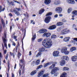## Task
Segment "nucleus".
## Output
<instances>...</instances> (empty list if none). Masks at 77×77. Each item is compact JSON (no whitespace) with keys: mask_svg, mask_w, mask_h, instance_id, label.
<instances>
[{"mask_svg":"<svg viewBox=\"0 0 77 77\" xmlns=\"http://www.w3.org/2000/svg\"><path fill=\"white\" fill-rule=\"evenodd\" d=\"M50 38H46L44 40L42 43V45L46 48H49L52 45V42L50 41Z\"/></svg>","mask_w":77,"mask_h":77,"instance_id":"f257e3e1","label":"nucleus"},{"mask_svg":"<svg viewBox=\"0 0 77 77\" xmlns=\"http://www.w3.org/2000/svg\"><path fill=\"white\" fill-rule=\"evenodd\" d=\"M21 10V9L20 8H15L11 11V12H14L15 14L17 15V16H19L20 15V13L19 12V11H20Z\"/></svg>","mask_w":77,"mask_h":77,"instance_id":"f03ea898","label":"nucleus"},{"mask_svg":"<svg viewBox=\"0 0 77 77\" xmlns=\"http://www.w3.org/2000/svg\"><path fill=\"white\" fill-rule=\"evenodd\" d=\"M55 11L56 12H57L58 14H60L62 11V8L60 7L57 8H56Z\"/></svg>","mask_w":77,"mask_h":77,"instance_id":"7ed1b4c3","label":"nucleus"},{"mask_svg":"<svg viewBox=\"0 0 77 77\" xmlns=\"http://www.w3.org/2000/svg\"><path fill=\"white\" fill-rule=\"evenodd\" d=\"M70 32L69 30H67V29H63L61 33V34L62 35H64L65 34H66L68 33H69Z\"/></svg>","mask_w":77,"mask_h":77,"instance_id":"20e7f679","label":"nucleus"},{"mask_svg":"<svg viewBox=\"0 0 77 77\" xmlns=\"http://www.w3.org/2000/svg\"><path fill=\"white\" fill-rule=\"evenodd\" d=\"M59 68L58 67H55L53 69L51 70V74H54L57 71V70H59Z\"/></svg>","mask_w":77,"mask_h":77,"instance_id":"39448f33","label":"nucleus"},{"mask_svg":"<svg viewBox=\"0 0 77 77\" xmlns=\"http://www.w3.org/2000/svg\"><path fill=\"white\" fill-rule=\"evenodd\" d=\"M50 19H51V17L50 16L46 17L45 20V23H49L50 21Z\"/></svg>","mask_w":77,"mask_h":77,"instance_id":"423d86ee","label":"nucleus"},{"mask_svg":"<svg viewBox=\"0 0 77 77\" xmlns=\"http://www.w3.org/2000/svg\"><path fill=\"white\" fill-rule=\"evenodd\" d=\"M59 54V52L58 51H54L53 53V56L54 57L58 56Z\"/></svg>","mask_w":77,"mask_h":77,"instance_id":"0eeeda50","label":"nucleus"},{"mask_svg":"<svg viewBox=\"0 0 77 77\" xmlns=\"http://www.w3.org/2000/svg\"><path fill=\"white\" fill-rule=\"evenodd\" d=\"M75 1L77 2V0H75ZM67 2L69 4H75V0H67Z\"/></svg>","mask_w":77,"mask_h":77,"instance_id":"6e6552de","label":"nucleus"},{"mask_svg":"<svg viewBox=\"0 0 77 77\" xmlns=\"http://www.w3.org/2000/svg\"><path fill=\"white\" fill-rule=\"evenodd\" d=\"M51 35V33H50L45 32L43 35L42 37H44V36H46V37H49V36H50Z\"/></svg>","mask_w":77,"mask_h":77,"instance_id":"1a4fd4ad","label":"nucleus"},{"mask_svg":"<svg viewBox=\"0 0 77 77\" xmlns=\"http://www.w3.org/2000/svg\"><path fill=\"white\" fill-rule=\"evenodd\" d=\"M71 60L72 62H76L77 60V57L76 56H74L71 57Z\"/></svg>","mask_w":77,"mask_h":77,"instance_id":"9d476101","label":"nucleus"},{"mask_svg":"<svg viewBox=\"0 0 77 77\" xmlns=\"http://www.w3.org/2000/svg\"><path fill=\"white\" fill-rule=\"evenodd\" d=\"M3 40L5 47H6V48H7V44H6V40L5 37H3Z\"/></svg>","mask_w":77,"mask_h":77,"instance_id":"9b49d317","label":"nucleus"},{"mask_svg":"<svg viewBox=\"0 0 77 77\" xmlns=\"http://www.w3.org/2000/svg\"><path fill=\"white\" fill-rule=\"evenodd\" d=\"M56 28V26L55 25H53L50 26L48 29L49 30H54Z\"/></svg>","mask_w":77,"mask_h":77,"instance_id":"f8f14e48","label":"nucleus"},{"mask_svg":"<svg viewBox=\"0 0 77 77\" xmlns=\"http://www.w3.org/2000/svg\"><path fill=\"white\" fill-rule=\"evenodd\" d=\"M40 52H43L44 51H47V50H45V48L44 47H42L39 49L38 50Z\"/></svg>","mask_w":77,"mask_h":77,"instance_id":"ddd939ff","label":"nucleus"},{"mask_svg":"<svg viewBox=\"0 0 77 77\" xmlns=\"http://www.w3.org/2000/svg\"><path fill=\"white\" fill-rule=\"evenodd\" d=\"M51 3V0H45L44 3L45 5H48Z\"/></svg>","mask_w":77,"mask_h":77,"instance_id":"4468645a","label":"nucleus"},{"mask_svg":"<svg viewBox=\"0 0 77 77\" xmlns=\"http://www.w3.org/2000/svg\"><path fill=\"white\" fill-rule=\"evenodd\" d=\"M72 14H73L72 16V18L74 17V15H77V11L76 10L72 12Z\"/></svg>","mask_w":77,"mask_h":77,"instance_id":"2eb2a0df","label":"nucleus"},{"mask_svg":"<svg viewBox=\"0 0 77 77\" xmlns=\"http://www.w3.org/2000/svg\"><path fill=\"white\" fill-rule=\"evenodd\" d=\"M47 30L45 29H42L41 30H40L38 32L40 33H44V32H46Z\"/></svg>","mask_w":77,"mask_h":77,"instance_id":"dca6fc26","label":"nucleus"},{"mask_svg":"<svg viewBox=\"0 0 77 77\" xmlns=\"http://www.w3.org/2000/svg\"><path fill=\"white\" fill-rule=\"evenodd\" d=\"M44 70H42L40 71V72H39L38 73V75H37L38 77H41L44 74Z\"/></svg>","mask_w":77,"mask_h":77,"instance_id":"f3484780","label":"nucleus"},{"mask_svg":"<svg viewBox=\"0 0 77 77\" xmlns=\"http://www.w3.org/2000/svg\"><path fill=\"white\" fill-rule=\"evenodd\" d=\"M60 65L63 66L65 64V60H61L60 62Z\"/></svg>","mask_w":77,"mask_h":77,"instance_id":"a211bd4d","label":"nucleus"},{"mask_svg":"<svg viewBox=\"0 0 77 77\" xmlns=\"http://www.w3.org/2000/svg\"><path fill=\"white\" fill-rule=\"evenodd\" d=\"M67 50V48L66 47H64L61 50V52L62 53H64Z\"/></svg>","mask_w":77,"mask_h":77,"instance_id":"6ab92c4d","label":"nucleus"},{"mask_svg":"<svg viewBox=\"0 0 77 77\" xmlns=\"http://www.w3.org/2000/svg\"><path fill=\"white\" fill-rule=\"evenodd\" d=\"M62 59H65L66 60H69V57L67 56H65L62 57Z\"/></svg>","mask_w":77,"mask_h":77,"instance_id":"aec40b11","label":"nucleus"},{"mask_svg":"<svg viewBox=\"0 0 77 77\" xmlns=\"http://www.w3.org/2000/svg\"><path fill=\"white\" fill-rule=\"evenodd\" d=\"M70 39V38L69 37H65L63 40V41L64 42H68V41H69V39Z\"/></svg>","mask_w":77,"mask_h":77,"instance_id":"412c9836","label":"nucleus"},{"mask_svg":"<svg viewBox=\"0 0 77 77\" xmlns=\"http://www.w3.org/2000/svg\"><path fill=\"white\" fill-rule=\"evenodd\" d=\"M1 20L2 24L3 27H5V23L4 20H3L2 18L1 19Z\"/></svg>","mask_w":77,"mask_h":77,"instance_id":"4be33fe9","label":"nucleus"},{"mask_svg":"<svg viewBox=\"0 0 77 77\" xmlns=\"http://www.w3.org/2000/svg\"><path fill=\"white\" fill-rule=\"evenodd\" d=\"M52 63V62H48L45 64L44 65V67L45 68V67H46V66H47L48 65H51Z\"/></svg>","mask_w":77,"mask_h":77,"instance_id":"5701e85b","label":"nucleus"},{"mask_svg":"<svg viewBox=\"0 0 77 77\" xmlns=\"http://www.w3.org/2000/svg\"><path fill=\"white\" fill-rule=\"evenodd\" d=\"M45 11V10L44 9H42L40 10L39 11V14H42Z\"/></svg>","mask_w":77,"mask_h":77,"instance_id":"b1692460","label":"nucleus"},{"mask_svg":"<svg viewBox=\"0 0 77 77\" xmlns=\"http://www.w3.org/2000/svg\"><path fill=\"white\" fill-rule=\"evenodd\" d=\"M45 11V10L44 9H42L40 10L39 11V14H42Z\"/></svg>","mask_w":77,"mask_h":77,"instance_id":"393cba45","label":"nucleus"},{"mask_svg":"<svg viewBox=\"0 0 77 77\" xmlns=\"http://www.w3.org/2000/svg\"><path fill=\"white\" fill-rule=\"evenodd\" d=\"M75 50H76V48L75 47H73L71 48L70 50V51L72 52V51H75Z\"/></svg>","mask_w":77,"mask_h":77,"instance_id":"a878e982","label":"nucleus"},{"mask_svg":"<svg viewBox=\"0 0 77 77\" xmlns=\"http://www.w3.org/2000/svg\"><path fill=\"white\" fill-rule=\"evenodd\" d=\"M60 4V1H55L54 2V4L55 5H57L59 4Z\"/></svg>","mask_w":77,"mask_h":77,"instance_id":"bb28decb","label":"nucleus"},{"mask_svg":"<svg viewBox=\"0 0 77 77\" xmlns=\"http://www.w3.org/2000/svg\"><path fill=\"white\" fill-rule=\"evenodd\" d=\"M66 73L65 72H63L62 73L60 76V77H66Z\"/></svg>","mask_w":77,"mask_h":77,"instance_id":"cd10ccee","label":"nucleus"},{"mask_svg":"<svg viewBox=\"0 0 77 77\" xmlns=\"http://www.w3.org/2000/svg\"><path fill=\"white\" fill-rule=\"evenodd\" d=\"M35 39H36V33H35L34 35H32V41H34Z\"/></svg>","mask_w":77,"mask_h":77,"instance_id":"c85d7f7f","label":"nucleus"},{"mask_svg":"<svg viewBox=\"0 0 77 77\" xmlns=\"http://www.w3.org/2000/svg\"><path fill=\"white\" fill-rule=\"evenodd\" d=\"M8 72H9V69H10V63H9V60L8 61Z\"/></svg>","mask_w":77,"mask_h":77,"instance_id":"c756f323","label":"nucleus"},{"mask_svg":"<svg viewBox=\"0 0 77 77\" xmlns=\"http://www.w3.org/2000/svg\"><path fill=\"white\" fill-rule=\"evenodd\" d=\"M63 23L62 22H58L57 23V26H62V25H63Z\"/></svg>","mask_w":77,"mask_h":77,"instance_id":"7c9ffc66","label":"nucleus"},{"mask_svg":"<svg viewBox=\"0 0 77 77\" xmlns=\"http://www.w3.org/2000/svg\"><path fill=\"white\" fill-rule=\"evenodd\" d=\"M36 73V71L34 70L31 73V75H33L34 74H35V73Z\"/></svg>","mask_w":77,"mask_h":77,"instance_id":"2f4dec72","label":"nucleus"},{"mask_svg":"<svg viewBox=\"0 0 77 77\" xmlns=\"http://www.w3.org/2000/svg\"><path fill=\"white\" fill-rule=\"evenodd\" d=\"M55 66V65L53 64L49 67V69H53V68H54V67Z\"/></svg>","mask_w":77,"mask_h":77,"instance_id":"473e14b6","label":"nucleus"},{"mask_svg":"<svg viewBox=\"0 0 77 77\" xmlns=\"http://www.w3.org/2000/svg\"><path fill=\"white\" fill-rule=\"evenodd\" d=\"M72 11V8H69L68 9V12L69 14L70 12Z\"/></svg>","mask_w":77,"mask_h":77,"instance_id":"72a5a7b5","label":"nucleus"},{"mask_svg":"<svg viewBox=\"0 0 77 77\" xmlns=\"http://www.w3.org/2000/svg\"><path fill=\"white\" fill-rule=\"evenodd\" d=\"M23 14L25 17L26 18H28V17H29V14H28V13H27V12H26V14L24 13Z\"/></svg>","mask_w":77,"mask_h":77,"instance_id":"f704fd0d","label":"nucleus"},{"mask_svg":"<svg viewBox=\"0 0 77 77\" xmlns=\"http://www.w3.org/2000/svg\"><path fill=\"white\" fill-rule=\"evenodd\" d=\"M41 56V53L39 52L38 53L37 55H36V57H38V56Z\"/></svg>","mask_w":77,"mask_h":77,"instance_id":"c9c22d12","label":"nucleus"},{"mask_svg":"<svg viewBox=\"0 0 77 77\" xmlns=\"http://www.w3.org/2000/svg\"><path fill=\"white\" fill-rule=\"evenodd\" d=\"M64 54L66 55H68V54H69V52L68 51H66L64 53Z\"/></svg>","mask_w":77,"mask_h":77,"instance_id":"e433bc0d","label":"nucleus"},{"mask_svg":"<svg viewBox=\"0 0 77 77\" xmlns=\"http://www.w3.org/2000/svg\"><path fill=\"white\" fill-rule=\"evenodd\" d=\"M63 70H69V68H68V67H64L63 68Z\"/></svg>","mask_w":77,"mask_h":77,"instance_id":"4c0bfd02","label":"nucleus"},{"mask_svg":"<svg viewBox=\"0 0 77 77\" xmlns=\"http://www.w3.org/2000/svg\"><path fill=\"white\" fill-rule=\"evenodd\" d=\"M2 57V53H0V65L2 64V62H1V59Z\"/></svg>","mask_w":77,"mask_h":77,"instance_id":"58836bf2","label":"nucleus"},{"mask_svg":"<svg viewBox=\"0 0 77 77\" xmlns=\"http://www.w3.org/2000/svg\"><path fill=\"white\" fill-rule=\"evenodd\" d=\"M48 74L46 73L43 75V77H47L48 76Z\"/></svg>","mask_w":77,"mask_h":77,"instance_id":"ea45409f","label":"nucleus"},{"mask_svg":"<svg viewBox=\"0 0 77 77\" xmlns=\"http://www.w3.org/2000/svg\"><path fill=\"white\" fill-rule=\"evenodd\" d=\"M43 66L42 65H40V66H38V67L37 68V69H39L40 68H42Z\"/></svg>","mask_w":77,"mask_h":77,"instance_id":"a19ab883","label":"nucleus"},{"mask_svg":"<svg viewBox=\"0 0 77 77\" xmlns=\"http://www.w3.org/2000/svg\"><path fill=\"white\" fill-rule=\"evenodd\" d=\"M42 40H43V39L42 38H41L38 39L37 40V41L38 42H41V41H42Z\"/></svg>","mask_w":77,"mask_h":77,"instance_id":"79ce46f5","label":"nucleus"},{"mask_svg":"<svg viewBox=\"0 0 77 77\" xmlns=\"http://www.w3.org/2000/svg\"><path fill=\"white\" fill-rule=\"evenodd\" d=\"M21 63H24V62H25V61H24V60L23 59H22L20 60Z\"/></svg>","mask_w":77,"mask_h":77,"instance_id":"37998d69","label":"nucleus"},{"mask_svg":"<svg viewBox=\"0 0 77 77\" xmlns=\"http://www.w3.org/2000/svg\"><path fill=\"white\" fill-rule=\"evenodd\" d=\"M30 23L31 24L32 23V24H35V23L34 21H33V20H31Z\"/></svg>","mask_w":77,"mask_h":77,"instance_id":"c03bdc74","label":"nucleus"},{"mask_svg":"<svg viewBox=\"0 0 77 77\" xmlns=\"http://www.w3.org/2000/svg\"><path fill=\"white\" fill-rule=\"evenodd\" d=\"M51 38H56V35H52L51 37Z\"/></svg>","mask_w":77,"mask_h":77,"instance_id":"a18cd8bd","label":"nucleus"},{"mask_svg":"<svg viewBox=\"0 0 77 77\" xmlns=\"http://www.w3.org/2000/svg\"><path fill=\"white\" fill-rule=\"evenodd\" d=\"M52 15V13L49 12L47 14L46 16H50V15Z\"/></svg>","mask_w":77,"mask_h":77,"instance_id":"49530a36","label":"nucleus"},{"mask_svg":"<svg viewBox=\"0 0 77 77\" xmlns=\"http://www.w3.org/2000/svg\"><path fill=\"white\" fill-rule=\"evenodd\" d=\"M9 56V54H7L6 57H5V59H6V60H8V56Z\"/></svg>","mask_w":77,"mask_h":77,"instance_id":"de8ad7c7","label":"nucleus"},{"mask_svg":"<svg viewBox=\"0 0 77 77\" xmlns=\"http://www.w3.org/2000/svg\"><path fill=\"white\" fill-rule=\"evenodd\" d=\"M2 11V6H0V12Z\"/></svg>","mask_w":77,"mask_h":77,"instance_id":"09e8293b","label":"nucleus"},{"mask_svg":"<svg viewBox=\"0 0 77 77\" xmlns=\"http://www.w3.org/2000/svg\"><path fill=\"white\" fill-rule=\"evenodd\" d=\"M14 2H15L16 3H18V4H19V5H20V4H21V3H20V2H17L16 1H14Z\"/></svg>","mask_w":77,"mask_h":77,"instance_id":"8fccbe9b","label":"nucleus"},{"mask_svg":"<svg viewBox=\"0 0 77 77\" xmlns=\"http://www.w3.org/2000/svg\"><path fill=\"white\" fill-rule=\"evenodd\" d=\"M19 75L20 76L21 75V71L20 70V69L19 71Z\"/></svg>","mask_w":77,"mask_h":77,"instance_id":"3c124183","label":"nucleus"},{"mask_svg":"<svg viewBox=\"0 0 77 77\" xmlns=\"http://www.w3.org/2000/svg\"><path fill=\"white\" fill-rule=\"evenodd\" d=\"M12 45H14V46H15L16 45H15V42H12Z\"/></svg>","mask_w":77,"mask_h":77,"instance_id":"603ef678","label":"nucleus"},{"mask_svg":"<svg viewBox=\"0 0 77 77\" xmlns=\"http://www.w3.org/2000/svg\"><path fill=\"white\" fill-rule=\"evenodd\" d=\"M39 62H40V60H38L37 61L36 63L38 64L39 63Z\"/></svg>","mask_w":77,"mask_h":77,"instance_id":"864d4df0","label":"nucleus"},{"mask_svg":"<svg viewBox=\"0 0 77 77\" xmlns=\"http://www.w3.org/2000/svg\"><path fill=\"white\" fill-rule=\"evenodd\" d=\"M10 54L11 56H14V53H12L11 52H10Z\"/></svg>","mask_w":77,"mask_h":77,"instance_id":"5fc2aeb1","label":"nucleus"},{"mask_svg":"<svg viewBox=\"0 0 77 77\" xmlns=\"http://www.w3.org/2000/svg\"><path fill=\"white\" fill-rule=\"evenodd\" d=\"M35 63V61H33L31 63V64L32 65H33V66H34V64Z\"/></svg>","mask_w":77,"mask_h":77,"instance_id":"6e6d98bb","label":"nucleus"},{"mask_svg":"<svg viewBox=\"0 0 77 77\" xmlns=\"http://www.w3.org/2000/svg\"><path fill=\"white\" fill-rule=\"evenodd\" d=\"M57 31L58 32H60V28H58L57 29Z\"/></svg>","mask_w":77,"mask_h":77,"instance_id":"4d7b16f0","label":"nucleus"},{"mask_svg":"<svg viewBox=\"0 0 77 77\" xmlns=\"http://www.w3.org/2000/svg\"><path fill=\"white\" fill-rule=\"evenodd\" d=\"M62 21L63 22H66V20L65 19H63L62 20Z\"/></svg>","mask_w":77,"mask_h":77,"instance_id":"13d9d810","label":"nucleus"},{"mask_svg":"<svg viewBox=\"0 0 77 77\" xmlns=\"http://www.w3.org/2000/svg\"><path fill=\"white\" fill-rule=\"evenodd\" d=\"M21 54H20V53H18V56H21Z\"/></svg>","mask_w":77,"mask_h":77,"instance_id":"bf43d9fd","label":"nucleus"},{"mask_svg":"<svg viewBox=\"0 0 77 77\" xmlns=\"http://www.w3.org/2000/svg\"><path fill=\"white\" fill-rule=\"evenodd\" d=\"M2 26H0V32H2Z\"/></svg>","mask_w":77,"mask_h":77,"instance_id":"052dcab7","label":"nucleus"},{"mask_svg":"<svg viewBox=\"0 0 77 77\" xmlns=\"http://www.w3.org/2000/svg\"><path fill=\"white\" fill-rule=\"evenodd\" d=\"M9 16H10V17H13V15H12V14L11 13H10L9 14Z\"/></svg>","mask_w":77,"mask_h":77,"instance_id":"680f3d73","label":"nucleus"},{"mask_svg":"<svg viewBox=\"0 0 77 77\" xmlns=\"http://www.w3.org/2000/svg\"><path fill=\"white\" fill-rule=\"evenodd\" d=\"M29 56H31V55H32V53L31 51H30L29 53Z\"/></svg>","mask_w":77,"mask_h":77,"instance_id":"e2e57ef3","label":"nucleus"},{"mask_svg":"<svg viewBox=\"0 0 77 77\" xmlns=\"http://www.w3.org/2000/svg\"><path fill=\"white\" fill-rule=\"evenodd\" d=\"M73 27H77V26L75 25V24H73Z\"/></svg>","mask_w":77,"mask_h":77,"instance_id":"0e129e2a","label":"nucleus"},{"mask_svg":"<svg viewBox=\"0 0 77 77\" xmlns=\"http://www.w3.org/2000/svg\"><path fill=\"white\" fill-rule=\"evenodd\" d=\"M17 36H14L13 38H14V39H17Z\"/></svg>","mask_w":77,"mask_h":77,"instance_id":"69168bd1","label":"nucleus"},{"mask_svg":"<svg viewBox=\"0 0 77 77\" xmlns=\"http://www.w3.org/2000/svg\"><path fill=\"white\" fill-rule=\"evenodd\" d=\"M4 54H6V50H5V51H4Z\"/></svg>","mask_w":77,"mask_h":77,"instance_id":"338daca9","label":"nucleus"},{"mask_svg":"<svg viewBox=\"0 0 77 77\" xmlns=\"http://www.w3.org/2000/svg\"><path fill=\"white\" fill-rule=\"evenodd\" d=\"M75 66H77V62L75 63Z\"/></svg>","mask_w":77,"mask_h":77,"instance_id":"774afa93","label":"nucleus"}]
</instances>
